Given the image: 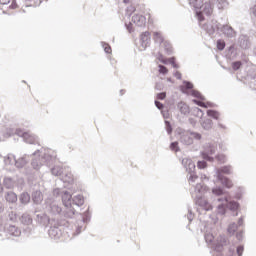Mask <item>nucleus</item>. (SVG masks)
<instances>
[{
    "label": "nucleus",
    "mask_w": 256,
    "mask_h": 256,
    "mask_svg": "<svg viewBox=\"0 0 256 256\" xmlns=\"http://www.w3.org/2000/svg\"><path fill=\"white\" fill-rule=\"evenodd\" d=\"M188 3L191 7L195 9V11H197L199 8H201L203 0H188Z\"/></svg>",
    "instance_id": "obj_38"
},
{
    "label": "nucleus",
    "mask_w": 256,
    "mask_h": 256,
    "mask_svg": "<svg viewBox=\"0 0 256 256\" xmlns=\"http://www.w3.org/2000/svg\"><path fill=\"white\" fill-rule=\"evenodd\" d=\"M56 155L53 154V151L49 148H41L36 150L33 153V158L31 161V167L35 171H39L43 165H46L47 167H51L53 163L55 162Z\"/></svg>",
    "instance_id": "obj_1"
},
{
    "label": "nucleus",
    "mask_w": 256,
    "mask_h": 256,
    "mask_svg": "<svg viewBox=\"0 0 256 256\" xmlns=\"http://www.w3.org/2000/svg\"><path fill=\"white\" fill-rule=\"evenodd\" d=\"M243 251H245V247L243 245L237 246L236 253L238 256H243Z\"/></svg>",
    "instance_id": "obj_57"
},
{
    "label": "nucleus",
    "mask_w": 256,
    "mask_h": 256,
    "mask_svg": "<svg viewBox=\"0 0 256 256\" xmlns=\"http://www.w3.org/2000/svg\"><path fill=\"white\" fill-rule=\"evenodd\" d=\"M101 45H102L105 53H107V55H110V53H111V46L109 44H107V42H101Z\"/></svg>",
    "instance_id": "obj_53"
},
{
    "label": "nucleus",
    "mask_w": 256,
    "mask_h": 256,
    "mask_svg": "<svg viewBox=\"0 0 256 256\" xmlns=\"http://www.w3.org/2000/svg\"><path fill=\"white\" fill-rule=\"evenodd\" d=\"M151 43V33L149 31L143 32L140 35V45H141V51H145Z\"/></svg>",
    "instance_id": "obj_17"
},
{
    "label": "nucleus",
    "mask_w": 256,
    "mask_h": 256,
    "mask_svg": "<svg viewBox=\"0 0 256 256\" xmlns=\"http://www.w3.org/2000/svg\"><path fill=\"white\" fill-rule=\"evenodd\" d=\"M35 219L39 223V225H42L43 227H47V225H51L52 223H55L54 219L49 218V216L47 215V212L36 214Z\"/></svg>",
    "instance_id": "obj_15"
},
{
    "label": "nucleus",
    "mask_w": 256,
    "mask_h": 256,
    "mask_svg": "<svg viewBox=\"0 0 256 256\" xmlns=\"http://www.w3.org/2000/svg\"><path fill=\"white\" fill-rule=\"evenodd\" d=\"M30 199H32L34 205H41L43 203V192L39 189L33 190Z\"/></svg>",
    "instance_id": "obj_19"
},
{
    "label": "nucleus",
    "mask_w": 256,
    "mask_h": 256,
    "mask_svg": "<svg viewBox=\"0 0 256 256\" xmlns=\"http://www.w3.org/2000/svg\"><path fill=\"white\" fill-rule=\"evenodd\" d=\"M207 161L206 159H203V160H199L197 162V168L198 169H207Z\"/></svg>",
    "instance_id": "obj_47"
},
{
    "label": "nucleus",
    "mask_w": 256,
    "mask_h": 256,
    "mask_svg": "<svg viewBox=\"0 0 256 256\" xmlns=\"http://www.w3.org/2000/svg\"><path fill=\"white\" fill-rule=\"evenodd\" d=\"M166 97H167V93L166 92H160V93L157 94V99L159 101H164V99H166Z\"/></svg>",
    "instance_id": "obj_61"
},
{
    "label": "nucleus",
    "mask_w": 256,
    "mask_h": 256,
    "mask_svg": "<svg viewBox=\"0 0 256 256\" xmlns=\"http://www.w3.org/2000/svg\"><path fill=\"white\" fill-rule=\"evenodd\" d=\"M134 11H136V9H135V6H128L127 8H126V17H131V15H133V13H134Z\"/></svg>",
    "instance_id": "obj_52"
},
{
    "label": "nucleus",
    "mask_w": 256,
    "mask_h": 256,
    "mask_svg": "<svg viewBox=\"0 0 256 256\" xmlns=\"http://www.w3.org/2000/svg\"><path fill=\"white\" fill-rule=\"evenodd\" d=\"M20 222L22 225H31V223H33V218H31V215L29 214H22Z\"/></svg>",
    "instance_id": "obj_32"
},
{
    "label": "nucleus",
    "mask_w": 256,
    "mask_h": 256,
    "mask_svg": "<svg viewBox=\"0 0 256 256\" xmlns=\"http://www.w3.org/2000/svg\"><path fill=\"white\" fill-rule=\"evenodd\" d=\"M204 239H205L206 243H213V239H215V237L211 233H206L204 235Z\"/></svg>",
    "instance_id": "obj_54"
},
{
    "label": "nucleus",
    "mask_w": 256,
    "mask_h": 256,
    "mask_svg": "<svg viewBox=\"0 0 256 256\" xmlns=\"http://www.w3.org/2000/svg\"><path fill=\"white\" fill-rule=\"evenodd\" d=\"M85 231V227L83 225H79L76 227V231L74 233V235H81V232Z\"/></svg>",
    "instance_id": "obj_59"
},
{
    "label": "nucleus",
    "mask_w": 256,
    "mask_h": 256,
    "mask_svg": "<svg viewBox=\"0 0 256 256\" xmlns=\"http://www.w3.org/2000/svg\"><path fill=\"white\" fill-rule=\"evenodd\" d=\"M182 165H184L187 173H189V181L190 183H195L196 179H199V176H197V173L195 172L196 166L195 162L189 158H184L182 160Z\"/></svg>",
    "instance_id": "obj_9"
},
{
    "label": "nucleus",
    "mask_w": 256,
    "mask_h": 256,
    "mask_svg": "<svg viewBox=\"0 0 256 256\" xmlns=\"http://www.w3.org/2000/svg\"><path fill=\"white\" fill-rule=\"evenodd\" d=\"M154 41L155 43H158V45L165 43V39L159 32H154Z\"/></svg>",
    "instance_id": "obj_41"
},
{
    "label": "nucleus",
    "mask_w": 256,
    "mask_h": 256,
    "mask_svg": "<svg viewBox=\"0 0 256 256\" xmlns=\"http://www.w3.org/2000/svg\"><path fill=\"white\" fill-rule=\"evenodd\" d=\"M7 203H15L17 201V194L13 191H8L5 195Z\"/></svg>",
    "instance_id": "obj_31"
},
{
    "label": "nucleus",
    "mask_w": 256,
    "mask_h": 256,
    "mask_svg": "<svg viewBox=\"0 0 256 256\" xmlns=\"http://www.w3.org/2000/svg\"><path fill=\"white\" fill-rule=\"evenodd\" d=\"M226 57H227V59H230L231 61H233L234 59H237V48H235L234 45H231L226 50Z\"/></svg>",
    "instance_id": "obj_26"
},
{
    "label": "nucleus",
    "mask_w": 256,
    "mask_h": 256,
    "mask_svg": "<svg viewBox=\"0 0 256 256\" xmlns=\"http://www.w3.org/2000/svg\"><path fill=\"white\" fill-rule=\"evenodd\" d=\"M215 3H218V9H227L229 7V1L227 0H215Z\"/></svg>",
    "instance_id": "obj_40"
},
{
    "label": "nucleus",
    "mask_w": 256,
    "mask_h": 256,
    "mask_svg": "<svg viewBox=\"0 0 256 256\" xmlns=\"http://www.w3.org/2000/svg\"><path fill=\"white\" fill-rule=\"evenodd\" d=\"M8 219H9V221H12V223L17 222V213L11 211V212L8 214Z\"/></svg>",
    "instance_id": "obj_55"
},
{
    "label": "nucleus",
    "mask_w": 256,
    "mask_h": 256,
    "mask_svg": "<svg viewBox=\"0 0 256 256\" xmlns=\"http://www.w3.org/2000/svg\"><path fill=\"white\" fill-rule=\"evenodd\" d=\"M242 66H243V62H241V61H234V62L232 63V69H233L234 71H239Z\"/></svg>",
    "instance_id": "obj_48"
},
{
    "label": "nucleus",
    "mask_w": 256,
    "mask_h": 256,
    "mask_svg": "<svg viewBox=\"0 0 256 256\" xmlns=\"http://www.w3.org/2000/svg\"><path fill=\"white\" fill-rule=\"evenodd\" d=\"M228 244V240L225 236L218 237V242L215 245V251H218V253H221L223 251V247H226Z\"/></svg>",
    "instance_id": "obj_23"
},
{
    "label": "nucleus",
    "mask_w": 256,
    "mask_h": 256,
    "mask_svg": "<svg viewBox=\"0 0 256 256\" xmlns=\"http://www.w3.org/2000/svg\"><path fill=\"white\" fill-rule=\"evenodd\" d=\"M213 5H215V1L211 2V0H208V2H205L204 4L202 2L196 13H201L202 15L209 17L213 13Z\"/></svg>",
    "instance_id": "obj_13"
},
{
    "label": "nucleus",
    "mask_w": 256,
    "mask_h": 256,
    "mask_svg": "<svg viewBox=\"0 0 256 256\" xmlns=\"http://www.w3.org/2000/svg\"><path fill=\"white\" fill-rule=\"evenodd\" d=\"M213 195H216V197H221V195H225V190L221 186H216L212 188Z\"/></svg>",
    "instance_id": "obj_36"
},
{
    "label": "nucleus",
    "mask_w": 256,
    "mask_h": 256,
    "mask_svg": "<svg viewBox=\"0 0 256 256\" xmlns=\"http://www.w3.org/2000/svg\"><path fill=\"white\" fill-rule=\"evenodd\" d=\"M158 69L161 75H167V73H169V69H167L165 65L159 64Z\"/></svg>",
    "instance_id": "obj_51"
},
{
    "label": "nucleus",
    "mask_w": 256,
    "mask_h": 256,
    "mask_svg": "<svg viewBox=\"0 0 256 256\" xmlns=\"http://www.w3.org/2000/svg\"><path fill=\"white\" fill-rule=\"evenodd\" d=\"M219 27H220V23L217 22L216 20H212L210 24H207L205 26V30H206V33H208V35H215V33H219Z\"/></svg>",
    "instance_id": "obj_18"
},
{
    "label": "nucleus",
    "mask_w": 256,
    "mask_h": 256,
    "mask_svg": "<svg viewBox=\"0 0 256 256\" xmlns=\"http://www.w3.org/2000/svg\"><path fill=\"white\" fill-rule=\"evenodd\" d=\"M6 233H8V235H11L12 237H20L21 229H19L15 225H9L8 227H6Z\"/></svg>",
    "instance_id": "obj_24"
},
{
    "label": "nucleus",
    "mask_w": 256,
    "mask_h": 256,
    "mask_svg": "<svg viewBox=\"0 0 256 256\" xmlns=\"http://www.w3.org/2000/svg\"><path fill=\"white\" fill-rule=\"evenodd\" d=\"M215 175H216L217 181H220V183L224 187H226V189H231V187H233V182L231 181V179L223 176V175H231V165L215 168Z\"/></svg>",
    "instance_id": "obj_5"
},
{
    "label": "nucleus",
    "mask_w": 256,
    "mask_h": 256,
    "mask_svg": "<svg viewBox=\"0 0 256 256\" xmlns=\"http://www.w3.org/2000/svg\"><path fill=\"white\" fill-rule=\"evenodd\" d=\"M190 130H185L183 128H177V133L180 136V143L182 145H193V137L189 133Z\"/></svg>",
    "instance_id": "obj_11"
},
{
    "label": "nucleus",
    "mask_w": 256,
    "mask_h": 256,
    "mask_svg": "<svg viewBox=\"0 0 256 256\" xmlns=\"http://www.w3.org/2000/svg\"><path fill=\"white\" fill-rule=\"evenodd\" d=\"M161 113H162V117L164 119H169V110L163 109V110H161Z\"/></svg>",
    "instance_id": "obj_64"
},
{
    "label": "nucleus",
    "mask_w": 256,
    "mask_h": 256,
    "mask_svg": "<svg viewBox=\"0 0 256 256\" xmlns=\"http://www.w3.org/2000/svg\"><path fill=\"white\" fill-rule=\"evenodd\" d=\"M3 185L6 187V189H13L15 182L13 181V178L5 177L3 180Z\"/></svg>",
    "instance_id": "obj_35"
},
{
    "label": "nucleus",
    "mask_w": 256,
    "mask_h": 256,
    "mask_svg": "<svg viewBox=\"0 0 256 256\" xmlns=\"http://www.w3.org/2000/svg\"><path fill=\"white\" fill-rule=\"evenodd\" d=\"M165 124V130L167 132L168 135H172L173 133V126L171 125V122L168 120L164 121Z\"/></svg>",
    "instance_id": "obj_43"
},
{
    "label": "nucleus",
    "mask_w": 256,
    "mask_h": 256,
    "mask_svg": "<svg viewBox=\"0 0 256 256\" xmlns=\"http://www.w3.org/2000/svg\"><path fill=\"white\" fill-rule=\"evenodd\" d=\"M207 186L205 184L198 183L196 184L194 191L197 193L195 197V204L198 205L199 207H202L204 211H211L213 209V206L209 204V201L205 200L203 198V195L207 193Z\"/></svg>",
    "instance_id": "obj_3"
},
{
    "label": "nucleus",
    "mask_w": 256,
    "mask_h": 256,
    "mask_svg": "<svg viewBox=\"0 0 256 256\" xmlns=\"http://www.w3.org/2000/svg\"><path fill=\"white\" fill-rule=\"evenodd\" d=\"M16 133L18 137H22L25 143H28L29 145H39V137H37V135L23 130H17Z\"/></svg>",
    "instance_id": "obj_10"
},
{
    "label": "nucleus",
    "mask_w": 256,
    "mask_h": 256,
    "mask_svg": "<svg viewBox=\"0 0 256 256\" xmlns=\"http://www.w3.org/2000/svg\"><path fill=\"white\" fill-rule=\"evenodd\" d=\"M200 123H201V127L205 131H210V129H213V120L209 118L202 120Z\"/></svg>",
    "instance_id": "obj_30"
},
{
    "label": "nucleus",
    "mask_w": 256,
    "mask_h": 256,
    "mask_svg": "<svg viewBox=\"0 0 256 256\" xmlns=\"http://www.w3.org/2000/svg\"><path fill=\"white\" fill-rule=\"evenodd\" d=\"M164 49L167 55H173V46L169 42H164Z\"/></svg>",
    "instance_id": "obj_46"
},
{
    "label": "nucleus",
    "mask_w": 256,
    "mask_h": 256,
    "mask_svg": "<svg viewBox=\"0 0 256 256\" xmlns=\"http://www.w3.org/2000/svg\"><path fill=\"white\" fill-rule=\"evenodd\" d=\"M21 130L20 128H16V129H13V128H8L6 130V135L7 137H11L12 135H17V131Z\"/></svg>",
    "instance_id": "obj_49"
},
{
    "label": "nucleus",
    "mask_w": 256,
    "mask_h": 256,
    "mask_svg": "<svg viewBox=\"0 0 256 256\" xmlns=\"http://www.w3.org/2000/svg\"><path fill=\"white\" fill-rule=\"evenodd\" d=\"M238 45L240 49L247 51V49H251V37L245 34H241L238 37Z\"/></svg>",
    "instance_id": "obj_16"
},
{
    "label": "nucleus",
    "mask_w": 256,
    "mask_h": 256,
    "mask_svg": "<svg viewBox=\"0 0 256 256\" xmlns=\"http://www.w3.org/2000/svg\"><path fill=\"white\" fill-rule=\"evenodd\" d=\"M207 115L208 117H212V119H219V112H217L216 110L213 109H209L207 110Z\"/></svg>",
    "instance_id": "obj_45"
},
{
    "label": "nucleus",
    "mask_w": 256,
    "mask_h": 256,
    "mask_svg": "<svg viewBox=\"0 0 256 256\" xmlns=\"http://www.w3.org/2000/svg\"><path fill=\"white\" fill-rule=\"evenodd\" d=\"M132 23H134L136 27H145L147 18L141 14H135L132 16Z\"/></svg>",
    "instance_id": "obj_20"
},
{
    "label": "nucleus",
    "mask_w": 256,
    "mask_h": 256,
    "mask_svg": "<svg viewBox=\"0 0 256 256\" xmlns=\"http://www.w3.org/2000/svg\"><path fill=\"white\" fill-rule=\"evenodd\" d=\"M15 162H16V158H15V155L13 154H8L6 157H4L5 165L13 166L15 165Z\"/></svg>",
    "instance_id": "obj_34"
},
{
    "label": "nucleus",
    "mask_w": 256,
    "mask_h": 256,
    "mask_svg": "<svg viewBox=\"0 0 256 256\" xmlns=\"http://www.w3.org/2000/svg\"><path fill=\"white\" fill-rule=\"evenodd\" d=\"M53 195L54 197H61L64 207H71V205H73V196L71 195V192L56 188L53 190Z\"/></svg>",
    "instance_id": "obj_8"
},
{
    "label": "nucleus",
    "mask_w": 256,
    "mask_h": 256,
    "mask_svg": "<svg viewBox=\"0 0 256 256\" xmlns=\"http://www.w3.org/2000/svg\"><path fill=\"white\" fill-rule=\"evenodd\" d=\"M45 213L51 215V217H61L63 215V208L53 199L48 198L44 203Z\"/></svg>",
    "instance_id": "obj_6"
},
{
    "label": "nucleus",
    "mask_w": 256,
    "mask_h": 256,
    "mask_svg": "<svg viewBox=\"0 0 256 256\" xmlns=\"http://www.w3.org/2000/svg\"><path fill=\"white\" fill-rule=\"evenodd\" d=\"M239 225H237V223L232 222L229 224L227 231L229 233V235H235V233L237 232Z\"/></svg>",
    "instance_id": "obj_37"
},
{
    "label": "nucleus",
    "mask_w": 256,
    "mask_h": 256,
    "mask_svg": "<svg viewBox=\"0 0 256 256\" xmlns=\"http://www.w3.org/2000/svg\"><path fill=\"white\" fill-rule=\"evenodd\" d=\"M154 104L155 107L159 109V111H163V109H165V105H163V103L159 102L158 100H155Z\"/></svg>",
    "instance_id": "obj_60"
},
{
    "label": "nucleus",
    "mask_w": 256,
    "mask_h": 256,
    "mask_svg": "<svg viewBox=\"0 0 256 256\" xmlns=\"http://www.w3.org/2000/svg\"><path fill=\"white\" fill-rule=\"evenodd\" d=\"M177 109L182 115H189V105L185 102H179L177 104Z\"/></svg>",
    "instance_id": "obj_29"
},
{
    "label": "nucleus",
    "mask_w": 256,
    "mask_h": 256,
    "mask_svg": "<svg viewBox=\"0 0 256 256\" xmlns=\"http://www.w3.org/2000/svg\"><path fill=\"white\" fill-rule=\"evenodd\" d=\"M125 28L128 31V33H133V31H135V29L133 28V23L129 22L128 24L125 23Z\"/></svg>",
    "instance_id": "obj_58"
},
{
    "label": "nucleus",
    "mask_w": 256,
    "mask_h": 256,
    "mask_svg": "<svg viewBox=\"0 0 256 256\" xmlns=\"http://www.w3.org/2000/svg\"><path fill=\"white\" fill-rule=\"evenodd\" d=\"M82 217V223H89V221H91V212L89 211V207L88 209L81 214Z\"/></svg>",
    "instance_id": "obj_39"
},
{
    "label": "nucleus",
    "mask_w": 256,
    "mask_h": 256,
    "mask_svg": "<svg viewBox=\"0 0 256 256\" xmlns=\"http://www.w3.org/2000/svg\"><path fill=\"white\" fill-rule=\"evenodd\" d=\"M189 133H190V136L192 137V139L195 141H201V139H203V136L199 132L190 130Z\"/></svg>",
    "instance_id": "obj_42"
},
{
    "label": "nucleus",
    "mask_w": 256,
    "mask_h": 256,
    "mask_svg": "<svg viewBox=\"0 0 256 256\" xmlns=\"http://www.w3.org/2000/svg\"><path fill=\"white\" fill-rule=\"evenodd\" d=\"M65 209L62 210L61 217H65V219H73L75 217V214L77 213V210L73 207V205L70 206H64Z\"/></svg>",
    "instance_id": "obj_21"
},
{
    "label": "nucleus",
    "mask_w": 256,
    "mask_h": 256,
    "mask_svg": "<svg viewBox=\"0 0 256 256\" xmlns=\"http://www.w3.org/2000/svg\"><path fill=\"white\" fill-rule=\"evenodd\" d=\"M170 149L171 151H179V142H171Z\"/></svg>",
    "instance_id": "obj_56"
},
{
    "label": "nucleus",
    "mask_w": 256,
    "mask_h": 256,
    "mask_svg": "<svg viewBox=\"0 0 256 256\" xmlns=\"http://www.w3.org/2000/svg\"><path fill=\"white\" fill-rule=\"evenodd\" d=\"M60 179L64 182V183H73V173H71V171H69V168H64L63 170V174L60 177Z\"/></svg>",
    "instance_id": "obj_22"
},
{
    "label": "nucleus",
    "mask_w": 256,
    "mask_h": 256,
    "mask_svg": "<svg viewBox=\"0 0 256 256\" xmlns=\"http://www.w3.org/2000/svg\"><path fill=\"white\" fill-rule=\"evenodd\" d=\"M203 149L204 150L201 152L202 158L208 161L209 163H213V161H215V158L211 155H215V152L217 151V143L208 142L204 144Z\"/></svg>",
    "instance_id": "obj_7"
},
{
    "label": "nucleus",
    "mask_w": 256,
    "mask_h": 256,
    "mask_svg": "<svg viewBox=\"0 0 256 256\" xmlns=\"http://www.w3.org/2000/svg\"><path fill=\"white\" fill-rule=\"evenodd\" d=\"M193 211H191L190 208H188V215H187V219L189 221V223H191V221H193Z\"/></svg>",
    "instance_id": "obj_63"
},
{
    "label": "nucleus",
    "mask_w": 256,
    "mask_h": 256,
    "mask_svg": "<svg viewBox=\"0 0 256 256\" xmlns=\"http://www.w3.org/2000/svg\"><path fill=\"white\" fill-rule=\"evenodd\" d=\"M163 82H156L155 89L156 91H163Z\"/></svg>",
    "instance_id": "obj_62"
},
{
    "label": "nucleus",
    "mask_w": 256,
    "mask_h": 256,
    "mask_svg": "<svg viewBox=\"0 0 256 256\" xmlns=\"http://www.w3.org/2000/svg\"><path fill=\"white\" fill-rule=\"evenodd\" d=\"M83 207L85 205V197L81 194H77L72 197V206Z\"/></svg>",
    "instance_id": "obj_25"
},
{
    "label": "nucleus",
    "mask_w": 256,
    "mask_h": 256,
    "mask_svg": "<svg viewBox=\"0 0 256 256\" xmlns=\"http://www.w3.org/2000/svg\"><path fill=\"white\" fill-rule=\"evenodd\" d=\"M21 205H29L31 203V195L28 192H22L19 196Z\"/></svg>",
    "instance_id": "obj_28"
},
{
    "label": "nucleus",
    "mask_w": 256,
    "mask_h": 256,
    "mask_svg": "<svg viewBox=\"0 0 256 256\" xmlns=\"http://www.w3.org/2000/svg\"><path fill=\"white\" fill-rule=\"evenodd\" d=\"M180 90L185 95H189V91H190V95L196 98L193 100V103H195V105H198L199 107H204V109H207L209 105H211L210 103L203 102L205 101V97L201 94V92L197 90H193V83L187 80L183 81V86L180 87Z\"/></svg>",
    "instance_id": "obj_2"
},
{
    "label": "nucleus",
    "mask_w": 256,
    "mask_h": 256,
    "mask_svg": "<svg viewBox=\"0 0 256 256\" xmlns=\"http://www.w3.org/2000/svg\"><path fill=\"white\" fill-rule=\"evenodd\" d=\"M217 201L221 203L217 206L218 215H225L228 209L230 211H237L239 209V203L235 200H230L227 196L218 197Z\"/></svg>",
    "instance_id": "obj_4"
},
{
    "label": "nucleus",
    "mask_w": 256,
    "mask_h": 256,
    "mask_svg": "<svg viewBox=\"0 0 256 256\" xmlns=\"http://www.w3.org/2000/svg\"><path fill=\"white\" fill-rule=\"evenodd\" d=\"M215 159L220 165H223V163H227V156H225V154H218L216 155Z\"/></svg>",
    "instance_id": "obj_44"
},
{
    "label": "nucleus",
    "mask_w": 256,
    "mask_h": 256,
    "mask_svg": "<svg viewBox=\"0 0 256 256\" xmlns=\"http://www.w3.org/2000/svg\"><path fill=\"white\" fill-rule=\"evenodd\" d=\"M219 33H223L224 37H228V39H234V37H237V31H235V29H233L229 24L220 23Z\"/></svg>",
    "instance_id": "obj_12"
},
{
    "label": "nucleus",
    "mask_w": 256,
    "mask_h": 256,
    "mask_svg": "<svg viewBox=\"0 0 256 256\" xmlns=\"http://www.w3.org/2000/svg\"><path fill=\"white\" fill-rule=\"evenodd\" d=\"M216 47L218 51H223L225 49V42L221 39L217 40Z\"/></svg>",
    "instance_id": "obj_50"
},
{
    "label": "nucleus",
    "mask_w": 256,
    "mask_h": 256,
    "mask_svg": "<svg viewBox=\"0 0 256 256\" xmlns=\"http://www.w3.org/2000/svg\"><path fill=\"white\" fill-rule=\"evenodd\" d=\"M27 163H29V158H27V155H23L18 159L16 158L15 167L17 169H23Z\"/></svg>",
    "instance_id": "obj_27"
},
{
    "label": "nucleus",
    "mask_w": 256,
    "mask_h": 256,
    "mask_svg": "<svg viewBox=\"0 0 256 256\" xmlns=\"http://www.w3.org/2000/svg\"><path fill=\"white\" fill-rule=\"evenodd\" d=\"M48 234H49V237H51V239H60L61 235L63 234L61 232V226L55 222H52L50 224Z\"/></svg>",
    "instance_id": "obj_14"
},
{
    "label": "nucleus",
    "mask_w": 256,
    "mask_h": 256,
    "mask_svg": "<svg viewBox=\"0 0 256 256\" xmlns=\"http://www.w3.org/2000/svg\"><path fill=\"white\" fill-rule=\"evenodd\" d=\"M64 170H65V168H63L61 166H54L53 168H51V173L55 177H60L61 178V176L63 175Z\"/></svg>",
    "instance_id": "obj_33"
}]
</instances>
